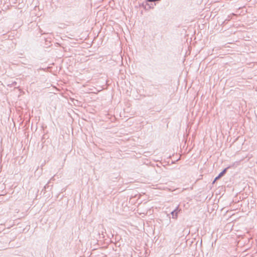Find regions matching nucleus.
Segmentation results:
<instances>
[{"instance_id":"obj_2","label":"nucleus","mask_w":257,"mask_h":257,"mask_svg":"<svg viewBox=\"0 0 257 257\" xmlns=\"http://www.w3.org/2000/svg\"><path fill=\"white\" fill-rule=\"evenodd\" d=\"M181 210V209H179V207L177 206L173 211L171 212L172 218L174 219H176L178 216V212Z\"/></svg>"},{"instance_id":"obj_1","label":"nucleus","mask_w":257,"mask_h":257,"mask_svg":"<svg viewBox=\"0 0 257 257\" xmlns=\"http://www.w3.org/2000/svg\"><path fill=\"white\" fill-rule=\"evenodd\" d=\"M229 168V167H228L225 168L222 172H221L219 174V175L217 177H215V178L214 179L212 183L214 184L215 183V182H216L217 180L219 179L220 178H221L222 176H223L225 175V174L226 173V171Z\"/></svg>"}]
</instances>
